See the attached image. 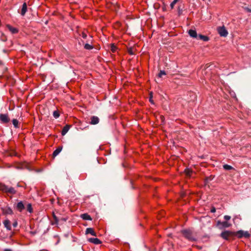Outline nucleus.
I'll return each instance as SVG.
<instances>
[{"label": "nucleus", "instance_id": "obj_1", "mask_svg": "<svg viewBox=\"0 0 251 251\" xmlns=\"http://www.w3.org/2000/svg\"><path fill=\"white\" fill-rule=\"evenodd\" d=\"M183 236L188 240L191 241L196 240L195 237L194 236L193 232L189 229L184 230L182 231Z\"/></svg>", "mask_w": 251, "mask_h": 251}, {"label": "nucleus", "instance_id": "obj_2", "mask_svg": "<svg viewBox=\"0 0 251 251\" xmlns=\"http://www.w3.org/2000/svg\"><path fill=\"white\" fill-rule=\"evenodd\" d=\"M217 30L218 33L220 34L221 36L226 37L228 34V32L227 30L224 26L218 27Z\"/></svg>", "mask_w": 251, "mask_h": 251}, {"label": "nucleus", "instance_id": "obj_3", "mask_svg": "<svg viewBox=\"0 0 251 251\" xmlns=\"http://www.w3.org/2000/svg\"><path fill=\"white\" fill-rule=\"evenodd\" d=\"M233 235V233L229 230H226L221 233V237L225 240H228L229 237Z\"/></svg>", "mask_w": 251, "mask_h": 251}, {"label": "nucleus", "instance_id": "obj_4", "mask_svg": "<svg viewBox=\"0 0 251 251\" xmlns=\"http://www.w3.org/2000/svg\"><path fill=\"white\" fill-rule=\"evenodd\" d=\"M217 226H219L220 228L229 227L231 226V224L227 221L221 222L218 221L217 222Z\"/></svg>", "mask_w": 251, "mask_h": 251}, {"label": "nucleus", "instance_id": "obj_5", "mask_svg": "<svg viewBox=\"0 0 251 251\" xmlns=\"http://www.w3.org/2000/svg\"><path fill=\"white\" fill-rule=\"evenodd\" d=\"M236 235L239 238H241L243 237L248 238L250 236V234L248 231H244L243 230H239L237 231L236 233Z\"/></svg>", "mask_w": 251, "mask_h": 251}, {"label": "nucleus", "instance_id": "obj_6", "mask_svg": "<svg viewBox=\"0 0 251 251\" xmlns=\"http://www.w3.org/2000/svg\"><path fill=\"white\" fill-rule=\"evenodd\" d=\"M0 121L2 123H8L10 121V119L7 114H1L0 115Z\"/></svg>", "mask_w": 251, "mask_h": 251}, {"label": "nucleus", "instance_id": "obj_7", "mask_svg": "<svg viewBox=\"0 0 251 251\" xmlns=\"http://www.w3.org/2000/svg\"><path fill=\"white\" fill-rule=\"evenodd\" d=\"M6 27L12 34H16L19 32V29L17 28L13 27L10 25H7Z\"/></svg>", "mask_w": 251, "mask_h": 251}, {"label": "nucleus", "instance_id": "obj_8", "mask_svg": "<svg viewBox=\"0 0 251 251\" xmlns=\"http://www.w3.org/2000/svg\"><path fill=\"white\" fill-rule=\"evenodd\" d=\"M88 241L95 245H99L101 243V241L97 238H90L88 239Z\"/></svg>", "mask_w": 251, "mask_h": 251}, {"label": "nucleus", "instance_id": "obj_9", "mask_svg": "<svg viewBox=\"0 0 251 251\" xmlns=\"http://www.w3.org/2000/svg\"><path fill=\"white\" fill-rule=\"evenodd\" d=\"M2 212L5 215H11L13 214L12 209L8 207H6L2 208Z\"/></svg>", "mask_w": 251, "mask_h": 251}, {"label": "nucleus", "instance_id": "obj_10", "mask_svg": "<svg viewBox=\"0 0 251 251\" xmlns=\"http://www.w3.org/2000/svg\"><path fill=\"white\" fill-rule=\"evenodd\" d=\"M188 34L190 35V36L192 38H196V39L198 38V35L197 33L195 30L190 29L188 31Z\"/></svg>", "mask_w": 251, "mask_h": 251}, {"label": "nucleus", "instance_id": "obj_11", "mask_svg": "<svg viewBox=\"0 0 251 251\" xmlns=\"http://www.w3.org/2000/svg\"><path fill=\"white\" fill-rule=\"evenodd\" d=\"M3 225L4 226V227L7 229L8 230H11V226L10 222L9 220H5L3 222Z\"/></svg>", "mask_w": 251, "mask_h": 251}, {"label": "nucleus", "instance_id": "obj_12", "mask_svg": "<svg viewBox=\"0 0 251 251\" xmlns=\"http://www.w3.org/2000/svg\"><path fill=\"white\" fill-rule=\"evenodd\" d=\"M99 122V118L97 116H92L91 118L90 124L91 125H96Z\"/></svg>", "mask_w": 251, "mask_h": 251}, {"label": "nucleus", "instance_id": "obj_13", "mask_svg": "<svg viewBox=\"0 0 251 251\" xmlns=\"http://www.w3.org/2000/svg\"><path fill=\"white\" fill-rule=\"evenodd\" d=\"M26 11H27V5L25 2H24L22 5V8L21 9V15L24 16L25 15Z\"/></svg>", "mask_w": 251, "mask_h": 251}, {"label": "nucleus", "instance_id": "obj_14", "mask_svg": "<svg viewBox=\"0 0 251 251\" xmlns=\"http://www.w3.org/2000/svg\"><path fill=\"white\" fill-rule=\"evenodd\" d=\"M86 234H90L93 236H96L97 234L92 228H87L86 230Z\"/></svg>", "mask_w": 251, "mask_h": 251}, {"label": "nucleus", "instance_id": "obj_15", "mask_svg": "<svg viewBox=\"0 0 251 251\" xmlns=\"http://www.w3.org/2000/svg\"><path fill=\"white\" fill-rule=\"evenodd\" d=\"M17 208L20 212L25 209V206L22 201H20L17 203Z\"/></svg>", "mask_w": 251, "mask_h": 251}, {"label": "nucleus", "instance_id": "obj_16", "mask_svg": "<svg viewBox=\"0 0 251 251\" xmlns=\"http://www.w3.org/2000/svg\"><path fill=\"white\" fill-rule=\"evenodd\" d=\"M197 39H201L203 41H209V38L208 36H205V35H201V34H199L198 36V38Z\"/></svg>", "mask_w": 251, "mask_h": 251}, {"label": "nucleus", "instance_id": "obj_17", "mask_svg": "<svg viewBox=\"0 0 251 251\" xmlns=\"http://www.w3.org/2000/svg\"><path fill=\"white\" fill-rule=\"evenodd\" d=\"M70 127V126L69 125H66L65 126H64L61 134L62 135H65L67 132L68 131Z\"/></svg>", "mask_w": 251, "mask_h": 251}, {"label": "nucleus", "instance_id": "obj_18", "mask_svg": "<svg viewBox=\"0 0 251 251\" xmlns=\"http://www.w3.org/2000/svg\"><path fill=\"white\" fill-rule=\"evenodd\" d=\"M8 186L3 183H0V190L6 193Z\"/></svg>", "mask_w": 251, "mask_h": 251}, {"label": "nucleus", "instance_id": "obj_19", "mask_svg": "<svg viewBox=\"0 0 251 251\" xmlns=\"http://www.w3.org/2000/svg\"><path fill=\"white\" fill-rule=\"evenodd\" d=\"M16 192V191L15 190V189L13 187H7L6 193H9L11 194H14Z\"/></svg>", "mask_w": 251, "mask_h": 251}, {"label": "nucleus", "instance_id": "obj_20", "mask_svg": "<svg viewBox=\"0 0 251 251\" xmlns=\"http://www.w3.org/2000/svg\"><path fill=\"white\" fill-rule=\"evenodd\" d=\"M81 217L85 220H91L92 219L89 215L87 213L83 214L81 215Z\"/></svg>", "mask_w": 251, "mask_h": 251}, {"label": "nucleus", "instance_id": "obj_21", "mask_svg": "<svg viewBox=\"0 0 251 251\" xmlns=\"http://www.w3.org/2000/svg\"><path fill=\"white\" fill-rule=\"evenodd\" d=\"M62 150V147H58L53 152V156L54 157L57 156L61 151Z\"/></svg>", "mask_w": 251, "mask_h": 251}, {"label": "nucleus", "instance_id": "obj_22", "mask_svg": "<svg viewBox=\"0 0 251 251\" xmlns=\"http://www.w3.org/2000/svg\"><path fill=\"white\" fill-rule=\"evenodd\" d=\"M12 124L15 128L19 127V121L17 119H13L12 120Z\"/></svg>", "mask_w": 251, "mask_h": 251}, {"label": "nucleus", "instance_id": "obj_23", "mask_svg": "<svg viewBox=\"0 0 251 251\" xmlns=\"http://www.w3.org/2000/svg\"><path fill=\"white\" fill-rule=\"evenodd\" d=\"M84 49L86 50H90L93 49V47L89 44H85L84 45Z\"/></svg>", "mask_w": 251, "mask_h": 251}, {"label": "nucleus", "instance_id": "obj_24", "mask_svg": "<svg viewBox=\"0 0 251 251\" xmlns=\"http://www.w3.org/2000/svg\"><path fill=\"white\" fill-rule=\"evenodd\" d=\"M117 48L114 44H111L110 46V50L112 52H115L117 50Z\"/></svg>", "mask_w": 251, "mask_h": 251}, {"label": "nucleus", "instance_id": "obj_25", "mask_svg": "<svg viewBox=\"0 0 251 251\" xmlns=\"http://www.w3.org/2000/svg\"><path fill=\"white\" fill-rule=\"evenodd\" d=\"M59 112L57 110L54 111L53 112V116L55 118L57 119L59 117Z\"/></svg>", "mask_w": 251, "mask_h": 251}, {"label": "nucleus", "instance_id": "obj_26", "mask_svg": "<svg viewBox=\"0 0 251 251\" xmlns=\"http://www.w3.org/2000/svg\"><path fill=\"white\" fill-rule=\"evenodd\" d=\"M223 168L226 170H230L233 169L232 166H231L229 165H227V164L224 165L223 166Z\"/></svg>", "mask_w": 251, "mask_h": 251}, {"label": "nucleus", "instance_id": "obj_27", "mask_svg": "<svg viewBox=\"0 0 251 251\" xmlns=\"http://www.w3.org/2000/svg\"><path fill=\"white\" fill-rule=\"evenodd\" d=\"M166 75V73L164 71H160L159 73L158 74V76L159 77H161L163 75Z\"/></svg>", "mask_w": 251, "mask_h": 251}, {"label": "nucleus", "instance_id": "obj_28", "mask_svg": "<svg viewBox=\"0 0 251 251\" xmlns=\"http://www.w3.org/2000/svg\"><path fill=\"white\" fill-rule=\"evenodd\" d=\"M27 210L30 212L31 213L32 212V208L31 205L30 204H28L27 205Z\"/></svg>", "mask_w": 251, "mask_h": 251}, {"label": "nucleus", "instance_id": "obj_29", "mask_svg": "<svg viewBox=\"0 0 251 251\" xmlns=\"http://www.w3.org/2000/svg\"><path fill=\"white\" fill-rule=\"evenodd\" d=\"M224 219L226 221L229 220L231 218V217L228 215H225L224 217Z\"/></svg>", "mask_w": 251, "mask_h": 251}, {"label": "nucleus", "instance_id": "obj_30", "mask_svg": "<svg viewBox=\"0 0 251 251\" xmlns=\"http://www.w3.org/2000/svg\"><path fill=\"white\" fill-rule=\"evenodd\" d=\"M152 93H150V101L151 103L152 104H153V100H152Z\"/></svg>", "mask_w": 251, "mask_h": 251}, {"label": "nucleus", "instance_id": "obj_31", "mask_svg": "<svg viewBox=\"0 0 251 251\" xmlns=\"http://www.w3.org/2000/svg\"><path fill=\"white\" fill-rule=\"evenodd\" d=\"M176 4V3L175 2H174V1L171 3L170 7H171V9L174 8V6Z\"/></svg>", "mask_w": 251, "mask_h": 251}, {"label": "nucleus", "instance_id": "obj_32", "mask_svg": "<svg viewBox=\"0 0 251 251\" xmlns=\"http://www.w3.org/2000/svg\"><path fill=\"white\" fill-rule=\"evenodd\" d=\"M82 37L83 38H84V39L86 38V37H87V34H86L85 33H84V32H82Z\"/></svg>", "mask_w": 251, "mask_h": 251}, {"label": "nucleus", "instance_id": "obj_33", "mask_svg": "<svg viewBox=\"0 0 251 251\" xmlns=\"http://www.w3.org/2000/svg\"><path fill=\"white\" fill-rule=\"evenodd\" d=\"M211 212L215 213L216 212V208L214 207H212L210 210Z\"/></svg>", "mask_w": 251, "mask_h": 251}, {"label": "nucleus", "instance_id": "obj_34", "mask_svg": "<svg viewBox=\"0 0 251 251\" xmlns=\"http://www.w3.org/2000/svg\"><path fill=\"white\" fill-rule=\"evenodd\" d=\"M18 225V223L17 221H15V222L13 223V226L14 227H16Z\"/></svg>", "mask_w": 251, "mask_h": 251}, {"label": "nucleus", "instance_id": "obj_35", "mask_svg": "<svg viewBox=\"0 0 251 251\" xmlns=\"http://www.w3.org/2000/svg\"><path fill=\"white\" fill-rule=\"evenodd\" d=\"M53 218L56 222H58V220H57V217L55 215H53Z\"/></svg>", "mask_w": 251, "mask_h": 251}, {"label": "nucleus", "instance_id": "obj_36", "mask_svg": "<svg viewBox=\"0 0 251 251\" xmlns=\"http://www.w3.org/2000/svg\"><path fill=\"white\" fill-rule=\"evenodd\" d=\"M53 218L56 222H58V220H57V217L55 215H53Z\"/></svg>", "mask_w": 251, "mask_h": 251}, {"label": "nucleus", "instance_id": "obj_37", "mask_svg": "<svg viewBox=\"0 0 251 251\" xmlns=\"http://www.w3.org/2000/svg\"><path fill=\"white\" fill-rule=\"evenodd\" d=\"M3 251H12V250L9 249H5Z\"/></svg>", "mask_w": 251, "mask_h": 251}, {"label": "nucleus", "instance_id": "obj_38", "mask_svg": "<svg viewBox=\"0 0 251 251\" xmlns=\"http://www.w3.org/2000/svg\"><path fill=\"white\" fill-rule=\"evenodd\" d=\"M178 0H174L173 1H174V2H175L176 3L177 2H178Z\"/></svg>", "mask_w": 251, "mask_h": 251}, {"label": "nucleus", "instance_id": "obj_39", "mask_svg": "<svg viewBox=\"0 0 251 251\" xmlns=\"http://www.w3.org/2000/svg\"><path fill=\"white\" fill-rule=\"evenodd\" d=\"M248 11H249V12H251V9H249Z\"/></svg>", "mask_w": 251, "mask_h": 251}]
</instances>
